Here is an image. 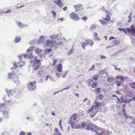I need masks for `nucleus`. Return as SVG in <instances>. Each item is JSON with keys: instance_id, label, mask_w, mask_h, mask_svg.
I'll list each match as a JSON object with an SVG mask.
<instances>
[{"instance_id": "ddd939ff", "label": "nucleus", "mask_w": 135, "mask_h": 135, "mask_svg": "<svg viewBox=\"0 0 135 135\" xmlns=\"http://www.w3.org/2000/svg\"><path fill=\"white\" fill-rule=\"evenodd\" d=\"M37 57L36 56L35 57V62H34L33 64V66H35L36 63H37V64H40V65H41V64L40 62V60H39L38 59H37Z\"/></svg>"}, {"instance_id": "7ed1b4c3", "label": "nucleus", "mask_w": 135, "mask_h": 135, "mask_svg": "<svg viewBox=\"0 0 135 135\" xmlns=\"http://www.w3.org/2000/svg\"><path fill=\"white\" fill-rule=\"evenodd\" d=\"M36 81H35L33 82H31L29 84H27V88L30 91H33L36 89V87L35 85Z\"/></svg>"}, {"instance_id": "13d9d810", "label": "nucleus", "mask_w": 135, "mask_h": 135, "mask_svg": "<svg viewBox=\"0 0 135 135\" xmlns=\"http://www.w3.org/2000/svg\"><path fill=\"white\" fill-rule=\"evenodd\" d=\"M18 26H19V27H21L22 26L21 23L20 22L18 23Z\"/></svg>"}, {"instance_id": "5701e85b", "label": "nucleus", "mask_w": 135, "mask_h": 135, "mask_svg": "<svg viewBox=\"0 0 135 135\" xmlns=\"http://www.w3.org/2000/svg\"><path fill=\"white\" fill-rule=\"evenodd\" d=\"M114 80V78L113 77H109L108 78L107 80L110 82H112Z\"/></svg>"}, {"instance_id": "de8ad7c7", "label": "nucleus", "mask_w": 135, "mask_h": 135, "mask_svg": "<svg viewBox=\"0 0 135 135\" xmlns=\"http://www.w3.org/2000/svg\"><path fill=\"white\" fill-rule=\"evenodd\" d=\"M32 50V48L31 47H30L29 49L27 50L26 52H27L30 51H31Z\"/></svg>"}, {"instance_id": "0e129e2a", "label": "nucleus", "mask_w": 135, "mask_h": 135, "mask_svg": "<svg viewBox=\"0 0 135 135\" xmlns=\"http://www.w3.org/2000/svg\"><path fill=\"white\" fill-rule=\"evenodd\" d=\"M100 58L101 59H104L105 58V56H100Z\"/></svg>"}, {"instance_id": "4d7b16f0", "label": "nucleus", "mask_w": 135, "mask_h": 135, "mask_svg": "<svg viewBox=\"0 0 135 135\" xmlns=\"http://www.w3.org/2000/svg\"><path fill=\"white\" fill-rule=\"evenodd\" d=\"M67 9V7L66 6L65 7L63 8V10L64 11H66Z\"/></svg>"}, {"instance_id": "473e14b6", "label": "nucleus", "mask_w": 135, "mask_h": 135, "mask_svg": "<svg viewBox=\"0 0 135 135\" xmlns=\"http://www.w3.org/2000/svg\"><path fill=\"white\" fill-rule=\"evenodd\" d=\"M81 126L82 127L84 128L86 126V123L85 122H83L81 123Z\"/></svg>"}, {"instance_id": "3c124183", "label": "nucleus", "mask_w": 135, "mask_h": 135, "mask_svg": "<svg viewBox=\"0 0 135 135\" xmlns=\"http://www.w3.org/2000/svg\"><path fill=\"white\" fill-rule=\"evenodd\" d=\"M28 54H24L23 55V56H24V57L25 58H26L28 57Z\"/></svg>"}, {"instance_id": "a211bd4d", "label": "nucleus", "mask_w": 135, "mask_h": 135, "mask_svg": "<svg viewBox=\"0 0 135 135\" xmlns=\"http://www.w3.org/2000/svg\"><path fill=\"white\" fill-rule=\"evenodd\" d=\"M81 43L82 44V46L84 49H85V47L87 45H88L87 42H81Z\"/></svg>"}, {"instance_id": "bf43d9fd", "label": "nucleus", "mask_w": 135, "mask_h": 135, "mask_svg": "<svg viewBox=\"0 0 135 135\" xmlns=\"http://www.w3.org/2000/svg\"><path fill=\"white\" fill-rule=\"evenodd\" d=\"M106 14H107V15H110V13L108 11H106Z\"/></svg>"}, {"instance_id": "6ab92c4d", "label": "nucleus", "mask_w": 135, "mask_h": 135, "mask_svg": "<svg viewBox=\"0 0 135 135\" xmlns=\"http://www.w3.org/2000/svg\"><path fill=\"white\" fill-rule=\"evenodd\" d=\"M87 127H93L95 128H96L97 127V126L91 123L88 124Z\"/></svg>"}, {"instance_id": "20e7f679", "label": "nucleus", "mask_w": 135, "mask_h": 135, "mask_svg": "<svg viewBox=\"0 0 135 135\" xmlns=\"http://www.w3.org/2000/svg\"><path fill=\"white\" fill-rule=\"evenodd\" d=\"M8 76V78L13 79V81L15 83L18 80V75L15 74L13 72L9 73Z\"/></svg>"}, {"instance_id": "c756f323", "label": "nucleus", "mask_w": 135, "mask_h": 135, "mask_svg": "<svg viewBox=\"0 0 135 135\" xmlns=\"http://www.w3.org/2000/svg\"><path fill=\"white\" fill-rule=\"evenodd\" d=\"M131 87L132 89H135V83L134 82L133 83H130Z\"/></svg>"}, {"instance_id": "58836bf2", "label": "nucleus", "mask_w": 135, "mask_h": 135, "mask_svg": "<svg viewBox=\"0 0 135 135\" xmlns=\"http://www.w3.org/2000/svg\"><path fill=\"white\" fill-rule=\"evenodd\" d=\"M95 69V65H93L91 67V68L89 69V70L93 71Z\"/></svg>"}, {"instance_id": "2eb2a0df", "label": "nucleus", "mask_w": 135, "mask_h": 135, "mask_svg": "<svg viewBox=\"0 0 135 135\" xmlns=\"http://www.w3.org/2000/svg\"><path fill=\"white\" fill-rule=\"evenodd\" d=\"M3 113L5 117L7 118L8 117V111L4 110L3 112Z\"/></svg>"}, {"instance_id": "a19ab883", "label": "nucleus", "mask_w": 135, "mask_h": 135, "mask_svg": "<svg viewBox=\"0 0 135 135\" xmlns=\"http://www.w3.org/2000/svg\"><path fill=\"white\" fill-rule=\"evenodd\" d=\"M62 41H60L59 42H57L55 44V45L56 46H57L58 45L62 44L63 43Z\"/></svg>"}, {"instance_id": "c85d7f7f", "label": "nucleus", "mask_w": 135, "mask_h": 135, "mask_svg": "<svg viewBox=\"0 0 135 135\" xmlns=\"http://www.w3.org/2000/svg\"><path fill=\"white\" fill-rule=\"evenodd\" d=\"M96 26L94 25H92L90 27V29L91 30H92L93 29H94L96 27Z\"/></svg>"}, {"instance_id": "4c0bfd02", "label": "nucleus", "mask_w": 135, "mask_h": 135, "mask_svg": "<svg viewBox=\"0 0 135 135\" xmlns=\"http://www.w3.org/2000/svg\"><path fill=\"white\" fill-rule=\"evenodd\" d=\"M35 51L36 53L38 54L41 52L42 51V50H40L39 49H36Z\"/></svg>"}, {"instance_id": "aec40b11", "label": "nucleus", "mask_w": 135, "mask_h": 135, "mask_svg": "<svg viewBox=\"0 0 135 135\" xmlns=\"http://www.w3.org/2000/svg\"><path fill=\"white\" fill-rule=\"evenodd\" d=\"M97 112H92L90 114V116L91 118L93 117L96 115Z\"/></svg>"}, {"instance_id": "7c9ffc66", "label": "nucleus", "mask_w": 135, "mask_h": 135, "mask_svg": "<svg viewBox=\"0 0 135 135\" xmlns=\"http://www.w3.org/2000/svg\"><path fill=\"white\" fill-rule=\"evenodd\" d=\"M113 44L114 45H116L119 44V42L118 41L115 40L113 41Z\"/></svg>"}, {"instance_id": "bb28decb", "label": "nucleus", "mask_w": 135, "mask_h": 135, "mask_svg": "<svg viewBox=\"0 0 135 135\" xmlns=\"http://www.w3.org/2000/svg\"><path fill=\"white\" fill-rule=\"evenodd\" d=\"M100 90L101 88H97L95 89V91L98 94H99L100 93Z\"/></svg>"}, {"instance_id": "39448f33", "label": "nucleus", "mask_w": 135, "mask_h": 135, "mask_svg": "<svg viewBox=\"0 0 135 135\" xmlns=\"http://www.w3.org/2000/svg\"><path fill=\"white\" fill-rule=\"evenodd\" d=\"M103 20L100 19L99 20V21L102 24L105 25L108 23L106 21H109L110 20V17L109 15H107L106 17L103 18Z\"/></svg>"}, {"instance_id": "dca6fc26", "label": "nucleus", "mask_w": 135, "mask_h": 135, "mask_svg": "<svg viewBox=\"0 0 135 135\" xmlns=\"http://www.w3.org/2000/svg\"><path fill=\"white\" fill-rule=\"evenodd\" d=\"M59 36L58 34H56L55 35H53L50 36L51 39H54L56 38Z\"/></svg>"}, {"instance_id": "6e6552de", "label": "nucleus", "mask_w": 135, "mask_h": 135, "mask_svg": "<svg viewBox=\"0 0 135 135\" xmlns=\"http://www.w3.org/2000/svg\"><path fill=\"white\" fill-rule=\"evenodd\" d=\"M74 7L76 9V11H78L81 10L83 9V5L81 4H78L77 5H75L74 6Z\"/></svg>"}, {"instance_id": "a878e982", "label": "nucleus", "mask_w": 135, "mask_h": 135, "mask_svg": "<svg viewBox=\"0 0 135 135\" xmlns=\"http://www.w3.org/2000/svg\"><path fill=\"white\" fill-rule=\"evenodd\" d=\"M99 77V76L98 75H94L93 77V79L94 80H97V79Z\"/></svg>"}, {"instance_id": "09e8293b", "label": "nucleus", "mask_w": 135, "mask_h": 135, "mask_svg": "<svg viewBox=\"0 0 135 135\" xmlns=\"http://www.w3.org/2000/svg\"><path fill=\"white\" fill-rule=\"evenodd\" d=\"M52 50L51 49H49L46 50V52H47L49 53Z\"/></svg>"}, {"instance_id": "2f4dec72", "label": "nucleus", "mask_w": 135, "mask_h": 135, "mask_svg": "<svg viewBox=\"0 0 135 135\" xmlns=\"http://www.w3.org/2000/svg\"><path fill=\"white\" fill-rule=\"evenodd\" d=\"M57 60L56 59H54L53 61V64L52 66H54L57 63Z\"/></svg>"}, {"instance_id": "0eeeda50", "label": "nucleus", "mask_w": 135, "mask_h": 135, "mask_svg": "<svg viewBox=\"0 0 135 135\" xmlns=\"http://www.w3.org/2000/svg\"><path fill=\"white\" fill-rule=\"evenodd\" d=\"M54 44V41L51 40H48L46 41V45L49 47H53Z\"/></svg>"}, {"instance_id": "f8f14e48", "label": "nucleus", "mask_w": 135, "mask_h": 135, "mask_svg": "<svg viewBox=\"0 0 135 135\" xmlns=\"http://www.w3.org/2000/svg\"><path fill=\"white\" fill-rule=\"evenodd\" d=\"M120 78V79L121 82L122 83H123L125 80V77L121 75L120 76H117L116 77V79H118Z\"/></svg>"}, {"instance_id": "393cba45", "label": "nucleus", "mask_w": 135, "mask_h": 135, "mask_svg": "<svg viewBox=\"0 0 135 135\" xmlns=\"http://www.w3.org/2000/svg\"><path fill=\"white\" fill-rule=\"evenodd\" d=\"M0 108L5 109L6 108L5 104L4 103L0 104Z\"/></svg>"}, {"instance_id": "423d86ee", "label": "nucleus", "mask_w": 135, "mask_h": 135, "mask_svg": "<svg viewBox=\"0 0 135 135\" xmlns=\"http://www.w3.org/2000/svg\"><path fill=\"white\" fill-rule=\"evenodd\" d=\"M71 18L74 20L78 21L80 19L78 15L74 12H72L70 15Z\"/></svg>"}, {"instance_id": "338daca9", "label": "nucleus", "mask_w": 135, "mask_h": 135, "mask_svg": "<svg viewBox=\"0 0 135 135\" xmlns=\"http://www.w3.org/2000/svg\"><path fill=\"white\" fill-rule=\"evenodd\" d=\"M27 135H32V134L30 132L27 133Z\"/></svg>"}, {"instance_id": "680f3d73", "label": "nucleus", "mask_w": 135, "mask_h": 135, "mask_svg": "<svg viewBox=\"0 0 135 135\" xmlns=\"http://www.w3.org/2000/svg\"><path fill=\"white\" fill-rule=\"evenodd\" d=\"M94 36L95 37L97 36V33H94Z\"/></svg>"}, {"instance_id": "4468645a", "label": "nucleus", "mask_w": 135, "mask_h": 135, "mask_svg": "<svg viewBox=\"0 0 135 135\" xmlns=\"http://www.w3.org/2000/svg\"><path fill=\"white\" fill-rule=\"evenodd\" d=\"M86 42H87L88 45H89L91 46H92L94 44L93 42L91 40H86Z\"/></svg>"}, {"instance_id": "79ce46f5", "label": "nucleus", "mask_w": 135, "mask_h": 135, "mask_svg": "<svg viewBox=\"0 0 135 135\" xmlns=\"http://www.w3.org/2000/svg\"><path fill=\"white\" fill-rule=\"evenodd\" d=\"M104 96L101 94H100L99 95V99L100 100H101L103 98Z\"/></svg>"}, {"instance_id": "f3484780", "label": "nucleus", "mask_w": 135, "mask_h": 135, "mask_svg": "<svg viewBox=\"0 0 135 135\" xmlns=\"http://www.w3.org/2000/svg\"><path fill=\"white\" fill-rule=\"evenodd\" d=\"M97 82H93L91 85V87L93 88H95L97 86Z\"/></svg>"}, {"instance_id": "4be33fe9", "label": "nucleus", "mask_w": 135, "mask_h": 135, "mask_svg": "<svg viewBox=\"0 0 135 135\" xmlns=\"http://www.w3.org/2000/svg\"><path fill=\"white\" fill-rule=\"evenodd\" d=\"M21 38L20 37H16L15 39V43L18 42L21 40Z\"/></svg>"}, {"instance_id": "603ef678", "label": "nucleus", "mask_w": 135, "mask_h": 135, "mask_svg": "<svg viewBox=\"0 0 135 135\" xmlns=\"http://www.w3.org/2000/svg\"><path fill=\"white\" fill-rule=\"evenodd\" d=\"M115 38L113 36H111L110 37V38L109 39V40H112L114 39H115Z\"/></svg>"}, {"instance_id": "c03bdc74", "label": "nucleus", "mask_w": 135, "mask_h": 135, "mask_svg": "<svg viewBox=\"0 0 135 135\" xmlns=\"http://www.w3.org/2000/svg\"><path fill=\"white\" fill-rule=\"evenodd\" d=\"M114 66L115 68V70H118L119 71H121V69L119 68H117L116 66L114 65Z\"/></svg>"}, {"instance_id": "f704fd0d", "label": "nucleus", "mask_w": 135, "mask_h": 135, "mask_svg": "<svg viewBox=\"0 0 135 135\" xmlns=\"http://www.w3.org/2000/svg\"><path fill=\"white\" fill-rule=\"evenodd\" d=\"M19 63H18V62L17 63H15L13 64V68H14L15 69L16 68H17L18 66L17 64L19 65Z\"/></svg>"}, {"instance_id": "412c9836", "label": "nucleus", "mask_w": 135, "mask_h": 135, "mask_svg": "<svg viewBox=\"0 0 135 135\" xmlns=\"http://www.w3.org/2000/svg\"><path fill=\"white\" fill-rule=\"evenodd\" d=\"M94 108V106H92L89 109L87 113H89L92 112V111H93Z\"/></svg>"}, {"instance_id": "ea45409f", "label": "nucleus", "mask_w": 135, "mask_h": 135, "mask_svg": "<svg viewBox=\"0 0 135 135\" xmlns=\"http://www.w3.org/2000/svg\"><path fill=\"white\" fill-rule=\"evenodd\" d=\"M88 18L87 16H85L82 17L81 19L83 21L86 20L88 19Z\"/></svg>"}, {"instance_id": "8fccbe9b", "label": "nucleus", "mask_w": 135, "mask_h": 135, "mask_svg": "<svg viewBox=\"0 0 135 135\" xmlns=\"http://www.w3.org/2000/svg\"><path fill=\"white\" fill-rule=\"evenodd\" d=\"M95 40L98 41H100L101 40V39L99 38L98 36L96 37H95Z\"/></svg>"}, {"instance_id": "49530a36", "label": "nucleus", "mask_w": 135, "mask_h": 135, "mask_svg": "<svg viewBox=\"0 0 135 135\" xmlns=\"http://www.w3.org/2000/svg\"><path fill=\"white\" fill-rule=\"evenodd\" d=\"M116 82L117 83L116 85L117 86H119L121 85V83L120 82H119L118 81H116Z\"/></svg>"}, {"instance_id": "f03ea898", "label": "nucleus", "mask_w": 135, "mask_h": 135, "mask_svg": "<svg viewBox=\"0 0 135 135\" xmlns=\"http://www.w3.org/2000/svg\"><path fill=\"white\" fill-rule=\"evenodd\" d=\"M131 29L127 28L126 29H124L120 28H118V30L120 31H123V32L127 34V33H131L132 32V34L133 35H134L135 33V28L133 26H131L130 27Z\"/></svg>"}, {"instance_id": "c9c22d12", "label": "nucleus", "mask_w": 135, "mask_h": 135, "mask_svg": "<svg viewBox=\"0 0 135 135\" xmlns=\"http://www.w3.org/2000/svg\"><path fill=\"white\" fill-rule=\"evenodd\" d=\"M86 129L88 130H90L92 131H94V130L93 127H87L86 128Z\"/></svg>"}, {"instance_id": "b1692460", "label": "nucleus", "mask_w": 135, "mask_h": 135, "mask_svg": "<svg viewBox=\"0 0 135 135\" xmlns=\"http://www.w3.org/2000/svg\"><path fill=\"white\" fill-rule=\"evenodd\" d=\"M62 120H60L59 121V125L60 126V128L61 130H62V127L63 126L62 125Z\"/></svg>"}, {"instance_id": "e2e57ef3", "label": "nucleus", "mask_w": 135, "mask_h": 135, "mask_svg": "<svg viewBox=\"0 0 135 135\" xmlns=\"http://www.w3.org/2000/svg\"><path fill=\"white\" fill-rule=\"evenodd\" d=\"M51 113L53 115H54V116L55 115V113H54V111L52 112H51Z\"/></svg>"}, {"instance_id": "69168bd1", "label": "nucleus", "mask_w": 135, "mask_h": 135, "mask_svg": "<svg viewBox=\"0 0 135 135\" xmlns=\"http://www.w3.org/2000/svg\"><path fill=\"white\" fill-rule=\"evenodd\" d=\"M49 77H50V76H46V78L45 79V80H46V81H47V79H48V78H49Z\"/></svg>"}, {"instance_id": "72a5a7b5", "label": "nucleus", "mask_w": 135, "mask_h": 135, "mask_svg": "<svg viewBox=\"0 0 135 135\" xmlns=\"http://www.w3.org/2000/svg\"><path fill=\"white\" fill-rule=\"evenodd\" d=\"M11 11L10 9H8L7 11H4V12H3L2 11H1V13H9L11 12Z\"/></svg>"}, {"instance_id": "cd10ccee", "label": "nucleus", "mask_w": 135, "mask_h": 135, "mask_svg": "<svg viewBox=\"0 0 135 135\" xmlns=\"http://www.w3.org/2000/svg\"><path fill=\"white\" fill-rule=\"evenodd\" d=\"M41 65H40V64H37V65H36V66L35 67V68H34V70L36 71L39 68L40 66Z\"/></svg>"}, {"instance_id": "5fc2aeb1", "label": "nucleus", "mask_w": 135, "mask_h": 135, "mask_svg": "<svg viewBox=\"0 0 135 135\" xmlns=\"http://www.w3.org/2000/svg\"><path fill=\"white\" fill-rule=\"evenodd\" d=\"M56 75L58 76V77H60V74L58 73H56Z\"/></svg>"}, {"instance_id": "6e6d98bb", "label": "nucleus", "mask_w": 135, "mask_h": 135, "mask_svg": "<svg viewBox=\"0 0 135 135\" xmlns=\"http://www.w3.org/2000/svg\"><path fill=\"white\" fill-rule=\"evenodd\" d=\"M124 114V115L125 118H128V115H127V114H126V113H125Z\"/></svg>"}, {"instance_id": "9b49d317", "label": "nucleus", "mask_w": 135, "mask_h": 135, "mask_svg": "<svg viewBox=\"0 0 135 135\" xmlns=\"http://www.w3.org/2000/svg\"><path fill=\"white\" fill-rule=\"evenodd\" d=\"M53 135H62V134L59 132V129L56 128L54 129V132L53 133Z\"/></svg>"}, {"instance_id": "1a4fd4ad", "label": "nucleus", "mask_w": 135, "mask_h": 135, "mask_svg": "<svg viewBox=\"0 0 135 135\" xmlns=\"http://www.w3.org/2000/svg\"><path fill=\"white\" fill-rule=\"evenodd\" d=\"M63 66L61 63L58 64L56 67L57 71L61 73L62 71Z\"/></svg>"}, {"instance_id": "774afa93", "label": "nucleus", "mask_w": 135, "mask_h": 135, "mask_svg": "<svg viewBox=\"0 0 135 135\" xmlns=\"http://www.w3.org/2000/svg\"><path fill=\"white\" fill-rule=\"evenodd\" d=\"M122 111L124 113V114L126 113V111L124 109H123L122 110Z\"/></svg>"}, {"instance_id": "a18cd8bd", "label": "nucleus", "mask_w": 135, "mask_h": 135, "mask_svg": "<svg viewBox=\"0 0 135 135\" xmlns=\"http://www.w3.org/2000/svg\"><path fill=\"white\" fill-rule=\"evenodd\" d=\"M95 132H96L97 134V135H104V132H100L99 133H98V132H97L96 131Z\"/></svg>"}, {"instance_id": "864d4df0", "label": "nucleus", "mask_w": 135, "mask_h": 135, "mask_svg": "<svg viewBox=\"0 0 135 135\" xmlns=\"http://www.w3.org/2000/svg\"><path fill=\"white\" fill-rule=\"evenodd\" d=\"M128 17L129 18V20H128V22H129L131 20V15L129 16H128Z\"/></svg>"}, {"instance_id": "e433bc0d", "label": "nucleus", "mask_w": 135, "mask_h": 135, "mask_svg": "<svg viewBox=\"0 0 135 135\" xmlns=\"http://www.w3.org/2000/svg\"><path fill=\"white\" fill-rule=\"evenodd\" d=\"M51 12L53 15V17L54 18H56V13L54 11H52Z\"/></svg>"}, {"instance_id": "f257e3e1", "label": "nucleus", "mask_w": 135, "mask_h": 135, "mask_svg": "<svg viewBox=\"0 0 135 135\" xmlns=\"http://www.w3.org/2000/svg\"><path fill=\"white\" fill-rule=\"evenodd\" d=\"M78 117L77 113L73 114L71 117L69 123L70 124L72 129H78L81 128V126L75 123V121Z\"/></svg>"}, {"instance_id": "9d476101", "label": "nucleus", "mask_w": 135, "mask_h": 135, "mask_svg": "<svg viewBox=\"0 0 135 135\" xmlns=\"http://www.w3.org/2000/svg\"><path fill=\"white\" fill-rule=\"evenodd\" d=\"M94 103L95 104V105L94 106V109H97L101 105V103L100 102H97L96 101H95Z\"/></svg>"}, {"instance_id": "052dcab7", "label": "nucleus", "mask_w": 135, "mask_h": 135, "mask_svg": "<svg viewBox=\"0 0 135 135\" xmlns=\"http://www.w3.org/2000/svg\"><path fill=\"white\" fill-rule=\"evenodd\" d=\"M58 20H60L62 21L64 20V18H61L58 19Z\"/></svg>"}, {"instance_id": "37998d69", "label": "nucleus", "mask_w": 135, "mask_h": 135, "mask_svg": "<svg viewBox=\"0 0 135 135\" xmlns=\"http://www.w3.org/2000/svg\"><path fill=\"white\" fill-rule=\"evenodd\" d=\"M26 134V133L24 132L23 131H21L20 134L19 135H25Z\"/></svg>"}]
</instances>
